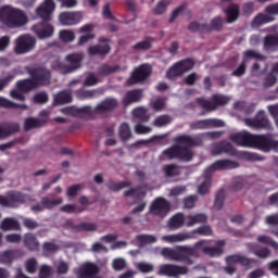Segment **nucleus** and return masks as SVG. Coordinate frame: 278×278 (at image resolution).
<instances>
[{"label": "nucleus", "instance_id": "nucleus-3", "mask_svg": "<svg viewBox=\"0 0 278 278\" xmlns=\"http://www.w3.org/2000/svg\"><path fill=\"white\" fill-rule=\"evenodd\" d=\"M177 146H174L162 153L163 160H181L182 162H190L192 160V152L188 150V147L192 144L190 137L181 136L177 138Z\"/></svg>", "mask_w": 278, "mask_h": 278}, {"label": "nucleus", "instance_id": "nucleus-40", "mask_svg": "<svg viewBox=\"0 0 278 278\" xmlns=\"http://www.w3.org/2000/svg\"><path fill=\"white\" fill-rule=\"evenodd\" d=\"M119 137L122 140H129L131 138V130L129 129V125L122 124L119 127Z\"/></svg>", "mask_w": 278, "mask_h": 278}, {"label": "nucleus", "instance_id": "nucleus-43", "mask_svg": "<svg viewBox=\"0 0 278 278\" xmlns=\"http://www.w3.org/2000/svg\"><path fill=\"white\" fill-rule=\"evenodd\" d=\"M275 84H277V76L271 70V72L265 77L264 86L265 88H270V86H275Z\"/></svg>", "mask_w": 278, "mask_h": 278}, {"label": "nucleus", "instance_id": "nucleus-54", "mask_svg": "<svg viewBox=\"0 0 278 278\" xmlns=\"http://www.w3.org/2000/svg\"><path fill=\"white\" fill-rule=\"evenodd\" d=\"M136 134H151V127L138 124L135 126Z\"/></svg>", "mask_w": 278, "mask_h": 278}, {"label": "nucleus", "instance_id": "nucleus-47", "mask_svg": "<svg viewBox=\"0 0 278 278\" xmlns=\"http://www.w3.org/2000/svg\"><path fill=\"white\" fill-rule=\"evenodd\" d=\"M112 266L114 270H123V268L127 266V262L125 261V258L118 257L113 261Z\"/></svg>", "mask_w": 278, "mask_h": 278}, {"label": "nucleus", "instance_id": "nucleus-39", "mask_svg": "<svg viewBox=\"0 0 278 278\" xmlns=\"http://www.w3.org/2000/svg\"><path fill=\"white\" fill-rule=\"evenodd\" d=\"M132 116L139 118L140 121H149V115H147V109L137 108L132 111Z\"/></svg>", "mask_w": 278, "mask_h": 278}, {"label": "nucleus", "instance_id": "nucleus-45", "mask_svg": "<svg viewBox=\"0 0 278 278\" xmlns=\"http://www.w3.org/2000/svg\"><path fill=\"white\" fill-rule=\"evenodd\" d=\"M51 275H53V268H51V266L43 265L40 267V278H51Z\"/></svg>", "mask_w": 278, "mask_h": 278}, {"label": "nucleus", "instance_id": "nucleus-44", "mask_svg": "<svg viewBox=\"0 0 278 278\" xmlns=\"http://www.w3.org/2000/svg\"><path fill=\"white\" fill-rule=\"evenodd\" d=\"M169 1L163 0L157 3V5L154 8L153 12L156 15L164 14L166 12V8L168 7Z\"/></svg>", "mask_w": 278, "mask_h": 278}, {"label": "nucleus", "instance_id": "nucleus-23", "mask_svg": "<svg viewBox=\"0 0 278 278\" xmlns=\"http://www.w3.org/2000/svg\"><path fill=\"white\" fill-rule=\"evenodd\" d=\"M25 199L20 192H13L8 198L0 195V205H9V207H16V203H23Z\"/></svg>", "mask_w": 278, "mask_h": 278}, {"label": "nucleus", "instance_id": "nucleus-50", "mask_svg": "<svg viewBox=\"0 0 278 278\" xmlns=\"http://www.w3.org/2000/svg\"><path fill=\"white\" fill-rule=\"evenodd\" d=\"M56 273L59 275H66V273H68V263L60 261L56 265Z\"/></svg>", "mask_w": 278, "mask_h": 278}, {"label": "nucleus", "instance_id": "nucleus-4", "mask_svg": "<svg viewBox=\"0 0 278 278\" xmlns=\"http://www.w3.org/2000/svg\"><path fill=\"white\" fill-rule=\"evenodd\" d=\"M232 142L240 147H250L252 149H260L265 153L270 150L266 136L264 135H251L247 131L237 132L231 136Z\"/></svg>", "mask_w": 278, "mask_h": 278}, {"label": "nucleus", "instance_id": "nucleus-41", "mask_svg": "<svg viewBox=\"0 0 278 278\" xmlns=\"http://www.w3.org/2000/svg\"><path fill=\"white\" fill-rule=\"evenodd\" d=\"M151 106L155 112H160L166 108V102L162 98H155L151 101Z\"/></svg>", "mask_w": 278, "mask_h": 278}, {"label": "nucleus", "instance_id": "nucleus-8", "mask_svg": "<svg viewBox=\"0 0 278 278\" xmlns=\"http://www.w3.org/2000/svg\"><path fill=\"white\" fill-rule=\"evenodd\" d=\"M278 14V3L268 5L265 8V13H260L252 21V27H260L266 25V23H273L275 16Z\"/></svg>", "mask_w": 278, "mask_h": 278}, {"label": "nucleus", "instance_id": "nucleus-38", "mask_svg": "<svg viewBox=\"0 0 278 278\" xmlns=\"http://www.w3.org/2000/svg\"><path fill=\"white\" fill-rule=\"evenodd\" d=\"M264 47L267 51H270L271 49H275V47H278V34L275 36H267L265 38Z\"/></svg>", "mask_w": 278, "mask_h": 278}, {"label": "nucleus", "instance_id": "nucleus-53", "mask_svg": "<svg viewBox=\"0 0 278 278\" xmlns=\"http://www.w3.org/2000/svg\"><path fill=\"white\" fill-rule=\"evenodd\" d=\"M189 31H207V26L193 22L189 25Z\"/></svg>", "mask_w": 278, "mask_h": 278}, {"label": "nucleus", "instance_id": "nucleus-62", "mask_svg": "<svg viewBox=\"0 0 278 278\" xmlns=\"http://www.w3.org/2000/svg\"><path fill=\"white\" fill-rule=\"evenodd\" d=\"M59 247L53 244V243H45L43 245V250L46 251V253H55L56 251H59Z\"/></svg>", "mask_w": 278, "mask_h": 278}, {"label": "nucleus", "instance_id": "nucleus-7", "mask_svg": "<svg viewBox=\"0 0 278 278\" xmlns=\"http://www.w3.org/2000/svg\"><path fill=\"white\" fill-rule=\"evenodd\" d=\"M161 255H163L165 260L181 261L186 260V257H191V255H194V250H192V248H163L161 250Z\"/></svg>", "mask_w": 278, "mask_h": 278}, {"label": "nucleus", "instance_id": "nucleus-12", "mask_svg": "<svg viewBox=\"0 0 278 278\" xmlns=\"http://www.w3.org/2000/svg\"><path fill=\"white\" fill-rule=\"evenodd\" d=\"M34 47H36V39L29 35H24L16 39L14 51L18 55H23V53H29Z\"/></svg>", "mask_w": 278, "mask_h": 278}, {"label": "nucleus", "instance_id": "nucleus-11", "mask_svg": "<svg viewBox=\"0 0 278 278\" xmlns=\"http://www.w3.org/2000/svg\"><path fill=\"white\" fill-rule=\"evenodd\" d=\"M37 16L42 21H51L55 12V0H43L35 10Z\"/></svg>", "mask_w": 278, "mask_h": 278}, {"label": "nucleus", "instance_id": "nucleus-14", "mask_svg": "<svg viewBox=\"0 0 278 278\" xmlns=\"http://www.w3.org/2000/svg\"><path fill=\"white\" fill-rule=\"evenodd\" d=\"M149 75H151V65H141L134 71L130 78L127 80V84L128 86L140 84V81H144Z\"/></svg>", "mask_w": 278, "mask_h": 278}, {"label": "nucleus", "instance_id": "nucleus-48", "mask_svg": "<svg viewBox=\"0 0 278 278\" xmlns=\"http://www.w3.org/2000/svg\"><path fill=\"white\" fill-rule=\"evenodd\" d=\"M257 240L263 244H269V247H273V249H278V243L266 236H258Z\"/></svg>", "mask_w": 278, "mask_h": 278}, {"label": "nucleus", "instance_id": "nucleus-34", "mask_svg": "<svg viewBox=\"0 0 278 278\" xmlns=\"http://www.w3.org/2000/svg\"><path fill=\"white\" fill-rule=\"evenodd\" d=\"M89 55H99L110 53V46L108 43L103 46H91L88 48Z\"/></svg>", "mask_w": 278, "mask_h": 278}, {"label": "nucleus", "instance_id": "nucleus-46", "mask_svg": "<svg viewBox=\"0 0 278 278\" xmlns=\"http://www.w3.org/2000/svg\"><path fill=\"white\" fill-rule=\"evenodd\" d=\"M164 173L167 177H175V175H179V168L175 165H167L164 167Z\"/></svg>", "mask_w": 278, "mask_h": 278}, {"label": "nucleus", "instance_id": "nucleus-19", "mask_svg": "<svg viewBox=\"0 0 278 278\" xmlns=\"http://www.w3.org/2000/svg\"><path fill=\"white\" fill-rule=\"evenodd\" d=\"M244 123L252 129H264L266 127H270V122H268V118H266L263 111L258 112L255 119H245Z\"/></svg>", "mask_w": 278, "mask_h": 278}, {"label": "nucleus", "instance_id": "nucleus-57", "mask_svg": "<svg viewBox=\"0 0 278 278\" xmlns=\"http://www.w3.org/2000/svg\"><path fill=\"white\" fill-rule=\"evenodd\" d=\"M37 263L36 260L30 258L26 262V270L27 273H36Z\"/></svg>", "mask_w": 278, "mask_h": 278}, {"label": "nucleus", "instance_id": "nucleus-15", "mask_svg": "<svg viewBox=\"0 0 278 278\" xmlns=\"http://www.w3.org/2000/svg\"><path fill=\"white\" fill-rule=\"evenodd\" d=\"M168 212H170V204L162 198L156 199L150 207V214L160 216L161 218H164Z\"/></svg>", "mask_w": 278, "mask_h": 278}, {"label": "nucleus", "instance_id": "nucleus-42", "mask_svg": "<svg viewBox=\"0 0 278 278\" xmlns=\"http://www.w3.org/2000/svg\"><path fill=\"white\" fill-rule=\"evenodd\" d=\"M194 233H198L199 236H212V228L210 226H202L195 230H193L190 236H194Z\"/></svg>", "mask_w": 278, "mask_h": 278}, {"label": "nucleus", "instance_id": "nucleus-1", "mask_svg": "<svg viewBox=\"0 0 278 278\" xmlns=\"http://www.w3.org/2000/svg\"><path fill=\"white\" fill-rule=\"evenodd\" d=\"M49 79H51L49 71L42 68L36 70L33 73V79L17 83V90H12L11 97L17 101H24L25 96H23V92H29V90H34V88H38V86H47Z\"/></svg>", "mask_w": 278, "mask_h": 278}, {"label": "nucleus", "instance_id": "nucleus-10", "mask_svg": "<svg viewBox=\"0 0 278 278\" xmlns=\"http://www.w3.org/2000/svg\"><path fill=\"white\" fill-rule=\"evenodd\" d=\"M194 67V62L192 60H185L176 63L167 71V78L175 79V77H179L184 75V73H188V71H192Z\"/></svg>", "mask_w": 278, "mask_h": 278}, {"label": "nucleus", "instance_id": "nucleus-17", "mask_svg": "<svg viewBox=\"0 0 278 278\" xmlns=\"http://www.w3.org/2000/svg\"><path fill=\"white\" fill-rule=\"evenodd\" d=\"M79 34L81 36L78 39V46L84 47V45H87V42H90V40H94V25L93 24H86L78 28Z\"/></svg>", "mask_w": 278, "mask_h": 278}, {"label": "nucleus", "instance_id": "nucleus-49", "mask_svg": "<svg viewBox=\"0 0 278 278\" xmlns=\"http://www.w3.org/2000/svg\"><path fill=\"white\" fill-rule=\"evenodd\" d=\"M168 123H170V117L166 115L160 116L154 121L156 127H164L165 125H168Z\"/></svg>", "mask_w": 278, "mask_h": 278}, {"label": "nucleus", "instance_id": "nucleus-58", "mask_svg": "<svg viewBox=\"0 0 278 278\" xmlns=\"http://www.w3.org/2000/svg\"><path fill=\"white\" fill-rule=\"evenodd\" d=\"M197 201V198L194 195L188 197L184 200V205L187 210H190L194 207V202Z\"/></svg>", "mask_w": 278, "mask_h": 278}, {"label": "nucleus", "instance_id": "nucleus-25", "mask_svg": "<svg viewBox=\"0 0 278 278\" xmlns=\"http://www.w3.org/2000/svg\"><path fill=\"white\" fill-rule=\"evenodd\" d=\"M63 201L64 200L62 198H59L54 201L43 198L41 201V206L40 205L34 206L33 210L34 212H42L43 210H51V207H55V205H62Z\"/></svg>", "mask_w": 278, "mask_h": 278}, {"label": "nucleus", "instance_id": "nucleus-30", "mask_svg": "<svg viewBox=\"0 0 278 278\" xmlns=\"http://www.w3.org/2000/svg\"><path fill=\"white\" fill-rule=\"evenodd\" d=\"M239 14H240V9H238V5L236 4L230 5L226 10L227 23H235V21H238Z\"/></svg>", "mask_w": 278, "mask_h": 278}, {"label": "nucleus", "instance_id": "nucleus-21", "mask_svg": "<svg viewBox=\"0 0 278 278\" xmlns=\"http://www.w3.org/2000/svg\"><path fill=\"white\" fill-rule=\"evenodd\" d=\"M188 269L186 267H179L175 265H161L159 275H166L167 277H177V275H186Z\"/></svg>", "mask_w": 278, "mask_h": 278}, {"label": "nucleus", "instance_id": "nucleus-55", "mask_svg": "<svg viewBox=\"0 0 278 278\" xmlns=\"http://www.w3.org/2000/svg\"><path fill=\"white\" fill-rule=\"evenodd\" d=\"M97 84L99 79L93 74H89L85 79V86H97Z\"/></svg>", "mask_w": 278, "mask_h": 278}, {"label": "nucleus", "instance_id": "nucleus-5", "mask_svg": "<svg viewBox=\"0 0 278 278\" xmlns=\"http://www.w3.org/2000/svg\"><path fill=\"white\" fill-rule=\"evenodd\" d=\"M227 168H236V163L223 160L217 161L207 167L201 177L202 182L198 186V193L207 194V192H210V186H212V180H210L212 173L215 170H227Z\"/></svg>", "mask_w": 278, "mask_h": 278}, {"label": "nucleus", "instance_id": "nucleus-35", "mask_svg": "<svg viewBox=\"0 0 278 278\" xmlns=\"http://www.w3.org/2000/svg\"><path fill=\"white\" fill-rule=\"evenodd\" d=\"M0 229H2V231H10L12 229H18V222H16V219H14V218H5L1 223Z\"/></svg>", "mask_w": 278, "mask_h": 278}, {"label": "nucleus", "instance_id": "nucleus-60", "mask_svg": "<svg viewBox=\"0 0 278 278\" xmlns=\"http://www.w3.org/2000/svg\"><path fill=\"white\" fill-rule=\"evenodd\" d=\"M62 8H77V0H59Z\"/></svg>", "mask_w": 278, "mask_h": 278}, {"label": "nucleus", "instance_id": "nucleus-33", "mask_svg": "<svg viewBox=\"0 0 278 278\" xmlns=\"http://www.w3.org/2000/svg\"><path fill=\"white\" fill-rule=\"evenodd\" d=\"M71 101H73V97L68 91H62L54 96V103H56V105H63V103H71Z\"/></svg>", "mask_w": 278, "mask_h": 278}, {"label": "nucleus", "instance_id": "nucleus-6", "mask_svg": "<svg viewBox=\"0 0 278 278\" xmlns=\"http://www.w3.org/2000/svg\"><path fill=\"white\" fill-rule=\"evenodd\" d=\"M207 216L204 214L189 215L187 217L184 214L178 213L169 218L167 227L169 229H179L186 225L187 227H193V225H199V223H205Z\"/></svg>", "mask_w": 278, "mask_h": 278}, {"label": "nucleus", "instance_id": "nucleus-20", "mask_svg": "<svg viewBox=\"0 0 278 278\" xmlns=\"http://www.w3.org/2000/svg\"><path fill=\"white\" fill-rule=\"evenodd\" d=\"M33 31H35L36 36H38V38L42 40L45 38H51L55 29L53 28V25L49 23H42V24L35 25L33 27Z\"/></svg>", "mask_w": 278, "mask_h": 278}, {"label": "nucleus", "instance_id": "nucleus-61", "mask_svg": "<svg viewBox=\"0 0 278 278\" xmlns=\"http://www.w3.org/2000/svg\"><path fill=\"white\" fill-rule=\"evenodd\" d=\"M34 101H35V103H47V101H48L47 93H45V92L37 93L34 97Z\"/></svg>", "mask_w": 278, "mask_h": 278}, {"label": "nucleus", "instance_id": "nucleus-22", "mask_svg": "<svg viewBox=\"0 0 278 278\" xmlns=\"http://www.w3.org/2000/svg\"><path fill=\"white\" fill-rule=\"evenodd\" d=\"M203 247V241H200L195 244V249L198 251H203L206 255H210V257H216V255H220L223 253V247H225V241H218L217 248H201Z\"/></svg>", "mask_w": 278, "mask_h": 278}, {"label": "nucleus", "instance_id": "nucleus-18", "mask_svg": "<svg viewBox=\"0 0 278 278\" xmlns=\"http://www.w3.org/2000/svg\"><path fill=\"white\" fill-rule=\"evenodd\" d=\"M213 101L208 102L205 99H198V103L208 112H212V110H216V105H225L226 103H229V97L226 96H213Z\"/></svg>", "mask_w": 278, "mask_h": 278}, {"label": "nucleus", "instance_id": "nucleus-24", "mask_svg": "<svg viewBox=\"0 0 278 278\" xmlns=\"http://www.w3.org/2000/svg\"><path fill=\"white\" fill-rule=\"evenodd\" d=\"M190 238H192L190 233H175L163 236L162 240L167 244H175L176 242H186V240H190Z\"/></svg>", "mask_w": 278, "mask_h": 278}, {"label": "nucleus", "instance_id": "nucleus-64", "mask_svg": "<svg viewBox=\"0 0 278 278\" xmlns=\"http://www.w3.org/2000/svg\"><path fill=\"white\" fill-rule=\"evenodd\" d=\"M264 275V269H256L249 274V278H262Z\"/></svg>", "mask_w": 278, "mask_h": 278}, {"label": "nucleus", "instance_id": "nucleus-27", "mask_svg": "<svg viewBox=\"0 0 278 278\" xmlns=\"http://www.w3.org/2000/svg\"><path fill=\"white\" fill-rule=\"evenodd\" d=\"M207 127H223V122L216 119H204L192 126L193 129H207Z\"/></svg>", "mask_w": 278, "mask_h": 278}, {"label": "nucleus", "instance_id": "nucleus-28", "mask_svg": "<svg viewBox=\"0 0 278 278\" xmlns=\"http://www.w3.org/2000/svg\"><path fill=\"white\" fill-rule=\"evenodd\" d=\"M48 119H38L34 117H28L24 122V128L26 131H29V129H36V127H42L45 123H47Z\"/></svg>", "mask_w": 278, "mask_h": 278}, {"label": "nucleus", "instance_id": "nucleus-31", "mask_svg": "<svg viewBox=\"0 0 278 278\" xmlns=\"http://www.w3.org/2000/svg\"><path fill=\"white\" fill-rule=\"evenodd\" d=\"M24 244L28 247L30 251H38V247H40V243L38 242V240H36V237L31 233L25 235Z\"/></svg>", "mask_w": 278, "mask_h": 278}, {"label": "nucleus", "instance_id": "nucleus-16", "mask_svg": "<svg viewBox=\"0 0 278 278\" xmlns=\"http://www.w3.org/2000/svg\"><path fill=\"white\" fill-rule=\"evenodd\" d=\"M226 262L228 264V266L226 267V273L228 275H233V273H236V267L239 264H241L242 266H249V264H251V261L244 256H240V255H231L228 256L226 258Z\"/></svg>", "mask_w": 278, "mask_h": 278}, {"label": "nucleus", "instance_id": "nucleus-56", "mask_svg": "<svg viewBox=\"0 0 278 278\" xmlns=\"http://www.w3.org/2000/svg\"><path fill=\"white\" fill-rule=\"evenodd\" d=\"M61 212H65L66 214H75V212H79V210H77V206L74 204H66L61 207Z\"/></svg>", "mask_w": 278, "mask_h": 278}, {"label": "nucleus", "instance_id": "nucleus-2", "mask_svg": "<svg viewBox=\"0 0 278 278\" xmlns=\"http://www.w3.org/2000/svg\"><path fill=\"white\" fill-rule=\"evenodd\" d=\"M0 23L12 29L23 27V25H27V15L21 9L3 5L0 8Z\"/></svg>", "mask_w": 278, "mask_h": 278}, {"label": "nucleus", "instance_id": "nucleus-36", "mask_svg": "<svg viewBox=\"0 0 278 278\" xmlns=\"http://www.w3.org/2000/svg\"><path fill=\"white\" fill-rule=\"evenodd\" d=\"M59 38L63 42H73L75 40V31L68 29L60 30Z\"/></svg>", "mask_w": 278, "mask_h": 278}, {"label": "nucleus", "instance_id": "nucleus-32", "mask_svg": "<svg viewBox=\"0 0 278 278\" xmlns=\"http://www.w3.org/2000/svg\"><path fill=\"white\" fill-rule=\"evenodd\" d=\"M118 105L115 99H106L98 105V112H109V110H114Z\"/></svg>", "mask_w": 278, "mask_h": 278}, {"label": "nucleus", "instance_id": "nucleus-13", "mask_svg": "<svg viewBox=\"0 0 278 278\" xmlns=\"http://www.w3.org/2000/svg\"><path fill=\"white\" fill-rule=\"evenodd\" d=\"M84 21V14L79 11L76 12H62L59 14V22L61 25L71 27L73 25H79Z\"/></svg>", "mask_w": 278, "mask_h": 278}, {"label": "nucleus", "instance_id": "nucleus-37", "mask_svg": "<svg viewBox=\"0 0 278 278\" xmlns=\"http://www.w3.org/2000/svg\"><path fill=\"white\" fill-rule=\"evenodd\" d=\"M137 270H139L140 273L143 274H149V273H153L154 270V266L151 263H147V262H139L135 264Z\"/></svg>", "mask_w": 278, "mask_h": 278}, {"label": "nucleus", "instance_id": "nucleus-29", "mask_svg": "<svg viewBox=\"0 0 278 278\" xmlns=\"http://www.w3.org/2000/svg\"><path fill=\"white\" fill-rule=\"evenodd\" d=\"M140 99H142V90H132L125 96L124 103L125 105H129V103H136Z\"/></svg>", "mask_w": 278, "mask_h": 278}, {"label": "nucleus", "instance_id": "nucleus-52", "mask_svg": "<svg viewBox=\"0 0 278 278\" xmlns=\"http://www.w3.org/2000/svg\"><path fill=\"white\" fill-rule=\"evenodd\" d=\"M80 191H81V186L74 185V186L67 188L66 195L67 197H77V194H79Z\"/></svg>", "mask_w": 278, "mask_h": 278}, {"label": "nucleus", "instance_id": "nucleus-59", "mask_svg": "<svg viewBox=\"0 0 278 278\" xmlns=\"http://www.w3.org/2000/svg\"><path fill=\"white\" fill-rule=\"evenodd\" d=\"M5 240H7V242H11L13 244H16L21 240V235H18V233L7 235Z\"/></svg>", "mask_w": 278, "mask_h": 278}, {"label": "nucleus", "instance_id": "nucleus-9", "mask_svg": "<svg viewBox=\"0 0 278 278\" xmlns=\"http://www.w3.org/2000/svg\"><path fill=\"white\" fill-rule=\"evenodd\" d=\"M84 60V54L83 53H74L70 54L66 56V62L68 65V68H64L60 64V61L56 60L55 63L53 64V68H56L58 71H61L62 73H73V71H77L81 66V61Z\"/></svg>", "mask_w": 278, "mask_h": 278}, {"label": "nucleus", "instance_id": "nucleus-63", "mask_svg": "<svg viewBox=\"0 0 278 278\" xmlns=\"http://www.w3.org/2000/svg\"><path fill=\"white\" fill-rule=\"evenodd\" d=\"M223 201H225V195L223 193L217 194L215 199V210H223Z\"/></svg>", "mask_w": 278, "mask_h": 278}, {"label": "nucleus", "instance_id": "nucleus-51", "mask_svg": "<svg viewBox=\"0 0 278 278\" xmlns=\"http://www.w3.org/2000/svg\"><path fill=\"white\" fill-rule=\"evenodd\" d=\"M233 153V148L231 147V144L225 142L222 144V149L220 151H215L213 150L212 153L213 155H218V153Z\"/></svg>", "mask_w": 278, "mask_h": 278}, {"label": "nucleus", "instance_id": "nucleus-26", "mask_svg": "<svg viewBox=\"0 0 278 278\" xmlns=\"http://www.w3.org/2000/svg\"><path fill=\"white\" fill-rule=\"evenodd\" d=\"M155 242H157V237L153 235H138L134 241L137 247H147V244H155Z\"/></svg>", "mask_w": 278, "mask_h": 278}]
</instances>
